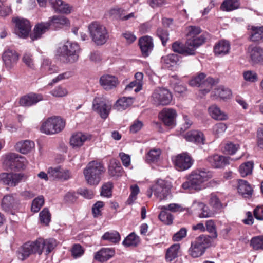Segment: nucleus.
Listing matches in <instances>:
<instances>
[{"label":"nucleus","instance_id":"nucleus-1","mask_svg":"<svg viewBox=\"0 0 263 263\" xmlns=\"http://www.w3.org/2000/svg\"><path fill=\"white\" fill-rule=\"evenodd\" d=\"M213 177L211 171L205 168L196 170L192 172L188 177L187 181L184 182L182 186L184 189H193L199 191L205 189L203 183Z\"/></svg>","mask_w":263,"mask_h":263},{"label":"nucleus","instance_id":"nucleus-2","mask_svg":"<svg viewBox=\"0 0 263 263\" xmlns=\"http://www.w3.org/2000/svg\"><path fill=\"white\" fill-rule=\"evenodd\" d=\"M106 171L104 165L97 161L88 163L83 170V174L87 183L90 185H97L101 180Z\"/></svg>","mask_w":263,"mask_h":263},{"label":"nucleus","instance_id":"nucleus-3","mask_svg":"<svg viewBox=\"0 0 263 263\" xmlns=\"http://www.w3.org/2000/svg\"><path fill=\"white\" fill-rule=\"evenodd\" d=\"M80 50L77 43L67 42L58 49V53L63 62L72 64L78 60Z\"/></svg>","mask_w":263,"mask_h":263},{"label":"nucleus","instance_id":"nucleus-4","mask_svg":"<svg viewBox=\"0 0 263 263\" xmlns=\"http://www.w3.org/2000/svg\"><path fill=\"white\" fill-rule=\"evenodd\" d=\"M90 36L97 45L104 44L109 38L106 28L97 21L91 22L88 26Z\"/></svg>","mask_w":263,"mask_h":263},{"label":"nucleus","instance_id":"nucleus-5","mask_svg":"<svg viewBox=\"0 0 263 263\" xmlns=\"http://www.w3.org/2000/svg\"><path fill=\"white\" fill-rule=\"evenodd\" d=\"M203 40L202 37L196 40L187 39L184 45L179 41H176L172 44V49L176 53L185 55H193L195 50L203 44Z\"/></svg>","mask_w":263,"mask_h":263},{"label":"nucleus","instance_id":"nucleus-6","mask_svg":"<svg viewBox=\"0 0 263 263\" xmlns=\"http://www.w3.org/2000/svg\"><path fill=\"white\" fill-rule=\"evenodd\" d=\"M206 74L201 72L193 77L189 81V84L193 87H200V91L205 95L210 92L214 85L218 83V79L208 77L205 79Z\"/></svg>","mask_w":263,"mask_h":263},{"label":"nucleus","instance_id":"nucleus-7","mask_svg":"<svg viewBox=\"0 0 263 263\" xmlns=\"http://www.w3.org/2000/svg\"><path fill=\"white\" fill-rule=\"evenodd\" d=\"M212 242L210 237L208 235H202L197 237L192 242L189 250V254L193 258H197L202 256L207 248Z\"/></svg>","mask_w":263,"mask_h":263},{"label":"nucleus","instance_id":"nucleus-8","mask_svg":"<svg viewBox=\"0 0 263 263\" xmlns=\"http://www.w3.org/2000/svg\"><path fill=\"white\" fill-rule=\"evenodd\" d=\"M65 125V121L62 118L51 117L42 123L40 130L47 135L55 134L62 131Z\"/></svg>","mask_w":263,"mask_h":263},{"label":"nucleus","instance_id":"nucleus-9","mask_svg":"<svg viewBox=\"0 0 263 263\" xmlns=\"http://www.w3.org/2000/svg\"><path fill=\"white\" fill-rule=\"evenodd\" d=\"M28 177V175L23 173H2L0 174V182L4 185L15 187L20 183L26 181Z\"/></svg>","mask_w":263,"mask_h":263},{"label":"nucleus","instance_id":"nucleus-10","mask_svg":"<svg viewBox=\"0 0 263 263\" xmlns=\"http://www.w3.org/2000/svg\"><path fill=\"white\" fill-rule=\"evenodd\" d=\"M152 103L156 106L168 105L172 100L171 92L167 89L158 88L156 89L151 96Z\"/></svg>","mask_w":263,"mask_h":263},{"label":"nucleus","instance_id":"nucleus-11","mask_svg":"<svg viewBox=\"0 0 263 263\" xmlns=\"http://www.w3.org/2000/svg\"><path fill=\"white\" fill-rule=\"evenodd\" d=\"M37 245V240L24 243L18 251L17 256L18 259L24 260L31 254L36 253L39 255L42 254V251L39 249V246Z\"/></svg>","mask_w":263,"mask_h":263},{"label":"nucleus","instance_id":"nucleus-12","mask_svg":"<svg viewBox=\"0 0 263 263\" xmlns=\"http://www.w3.org/2000/svg\"><path fill=\"white\" fill-rule=\"evenodd\" d=\"M26 159L24 157L15 153L6 155L4 163L11 170L23 169L25 166Z\"/></svg>","mask_w":263,"mask_h":263},{"label":"nucleus","instance_id":"nucleus-13","mask_svg":"<svg viewBox=\"0 0 263 263\" xmlns=\"http://www.w3.org/2000/svg\"><path fill=\"white\" fill-rule=\"evenodd\" d=\"M152 190H154V195L160 201L165 199L170 194L171 191L170 186L163 180H158L156 183L152 185Z\"/></svg>","mask_w":263,"mask_h":263},{"label":"nucleus","instance_id":"nucleus-14","mask_svg":"<svg viewBox=\"0 0 263 263\" xmlns=\"http://www.w3.org/2000/svg\"><path fill=\"white\" fill-rule=\"evenodd\" d=\"M13 22L15 23L14 33L20 37L25 38L28 36L31 30L29 21L24 18H15Z\"/></svg>","mask_w":263,"mask_h":263},{"label":"nucleus","instance_id":"nucleus-15","mask_svg":"<svg viewBox=\"0 0 263 263\" xmlns=\"http://www.w3.org/2000/svg\"><path fill=\"white\" fill-rule=\"evenodd\" d=\"M176 168L179 171H183L190 168L193 164V160L186 153L178 154L174 160Z\"/></svg>","mask_w":263,"mask_h":263},{"label":"nucleus","instance_id":"nucleus-16","mask_svg":"<svg viewBox=\"0 0 263 263\" xmlns=\"http://www.w3.org/2000/svg\"><path fill=\"white\" fill-rule=\"evenodd\" d=\"M110 105H107L106 103L100 98H95L93 101V109L98 112L101 117L106 119L109 113Z\"/></svg>","mask_w":263,"mask_h":263},{"label":"nucleus","instance_id":"nucleus-17","mask_svg":"<svg viewBox=\"0 0 263 263\" xmlns=\"http://www.w3.org/2000/svg\"><path fill=\"white\" fill-rule=\"evenodd\" d=\"M19 204V200L16 194H11L5 195L2 201V209L7 212L11 211L17 208Z\"/></svg>","mask_w":263,"mask_h":263},{"label":"nucleus","instance_id":"nucleus-18","mask_svg":"<svg viewBox=\"0 0 263 263\" xmlns=\"http://www.w3.org/2000/svg\"><path fill=\"white\" fill-rule=\"evenodd\" d=\"M160 115L166 126H174L175 125L177 112L175 109L165 108L160 112Z\"/></svg>","mask_w":263,"mask_h":263},{"label":"nucleus","instance_id":"nucleus-19","mask_svg":"<svg viewBox=\"0 0 263 263\" xmlns=\"http://www.w3.org/2000/svg\"><path fill=\"white\" fill-rule=\"evenodd\" d=\"M229 157H224L217 154H214L208 157L206 162L214 168H221L229 163Z\"/></svg>","mask_w":263,"mask_h":263},{"label":"nucleus","instance_id":"nucleus-20","mask_svg":"<svg viewBox=\"0 0 263 263\" xmlns=\"http://www.w3.org/2000/svg\"><path fill=\"white\" fill-rule=\"evenodd\" d=\"M139 45L143 56L148 57L154 47L153 39L149 36H144L139 39Z\"/></svg>","mask_w":263,"mask_h":263},{"label":"nucleus","instance_id":"nucleus-21","mask_svg":"<svg viewBox=\"0 0 263 263\" xmlns=\"http://www.w3.org/2000/svg\"><path fill=\"white\" fill-rule=\"evenodd\" d=\"M48 23L54 30H59L70 25L69 20L63 15H54L49 18Z\"/></svg>","mask_w":263,"mask_h":263},{"label":"nucleus","instance_id":"nucleus-22","mask_svg":"<svg viewBox=\"0 0 263 263\" xmlns=\"http://www.w3.org/2000/svg\"><path fill=\"white\" fill-rule=\"evenodd\" d=\"M91 136L82 132H78L73 134L70 139V144L73 147H80L84 143L91 139Z\"/></svg>","mask_w":263,"mask_h":263},{"label":"nucleus","instance_id":"nucleus-23","mask_svg":"<svg viewBox=\"0 0 263 263\" xmlns=\"http://www.w3.org/2000/svg\"><path fill=\"white\" fill-rule=\"evenodd\" d=\"M48 1L55 12L66 14L71 13L72 7L64 1L62 0Z\"/></svg>","mask_w":263,"mask_h":263},{"label":"nucleus","instance_id":"nucleus-24","mask_svg":"<svg viewBox=\"0 0 263 263\" xmlns=\"http://www.w3.org/2000/svg\"><path fill=\"white\" fill-rule=\"evenodd\" d=\"M50 26L48 21L37 23L34 26L33 32L30 35L32 40H36L42 37V34L49 30Z\"/></svg>","mask_w":263,"mask_h":263},{"label":"nucleus","instance_id":"nucleus-25","mask_svg":"<svg viewBox=\"0 0 263 263\" xmlns=\"http://www.w3.org/2000/svg\"><path fill=\"white\" fill-rule=\"evenodd\" d=\"M100 83L104 89L109 90L115 88L119 82L117 78L114 76L104 75L100 78Z\"/></svg>","mask_w":263,"mask_h":263},{"label":"nucleus","instance_id":"nucleus-26","mask_svg":"<svg viewBox=\"0 0 263 263\" xmlns=\"http://www.w3.org/2000/svg\"><path fill=\"white\" fill-rule=\"evenodd\" d=\"M43 99V96L41 94L30 93L22 97L20 100V104L23 106H30Z\"/></svg>","mask_w":263,"mask_h":263},{"label":"nucleus","instance_id":"nucleus-27","mask_svg":"<svg viewBox=\"0 0 263 263\" xmlns=\"http://www.w3.org/2000/svg\"><path fill=\"white\" fill-rule=\"evenodd\" d=\"M37 245L39 246V249L41 250L42 253L45 250L46 254L50 253L57 246L56 240L51 238L44 240L41 238L37 239Z\"/></svg>","mask_w":263,"mask_h":263},{"label":"nucleus","instance_id":"nucleus-28","mask_svg":"<svg viewBox=\"0 0 263 263\" xmlns=\"http://www.w3.org/2000/svg\"><path fill=\"white\" fill-rule=\"evenodd\" d=\"M186 141L194 142L197 144H203L204 138L203 134L198 130H191L187 132L184 135Z\"/></svg>","mask_w":263,"mask_h":263},{"label":"nucleus","instance_id":"nucleus-29","mask_svg":"<svg viewBox=\"0 0 263 263\" xmlns=\"http://www.w3.org/2000/svg\"><path fill=\"white\" fill-rule=\"evenodd\" d=\"M115 255V250L111 248H102L96 252L95 259L100 262H104L108 260Z\"/></svg>","mask_w":263,"mask_h":263},{"label":"nucleus","instance_id":"nucleus-30","mask_svg":"<svg viewBox=\"0 0 263 263\" xmlns=\"http://www.w3.org/2000/svg\"><path fill=\"white\" fill-rule=\"evenodd\" d=\"M34 147V142L29 140H21L17 142L15 145L16 151L23 154L30 152Z\"/></svg>","mask_w":263,"mask_h":263},{"label":"nucleus","instance_id":"nucleus-31","mask_svg":"<svg viewBox=\"0 0 263 263\" xmlns=\"http://www.w3.org/2000/svg\"><path fill=\"white\" fill-rule=\"evenodd\" d=\"M230 49V44L226 40H221L215 44L214 52L215 55L223 56L228 54Z\"/></svg>","mask_w":263,"mask_h":263},{"label":"nucleus","instance_id":"nucleus-32","mask_svg":"<svg viewBox=\"0 0 263 263\" xmlns=\"http://www.w3.org/2000/svg\"><path fill=\"white\" fill-rule=\"evenodd\" d=\"M249 40L257 42L263 38V26H249Z\"/></svg>","mask_w":263,"mask_h":263},{"label":"nucleus","instance_id":"nucleus-33","mask_svg":"<svg viewBox=\"0 0 263 263\" xmlns=\"http://www.w3.org/2000/svg\"><path fill=\"white\" fill-rule=\"evenodd\" d=\"M18 58V54L14 50L10 49L6 50L3 55V60L6 66L15 64Z\"/></svg>","mask_w":263,"mask_h":263},{"label":"nucleus","instance_id":"nucleus-34","mask_svg":"<svg viewBox=\"0 0 263 263\" xmlns=\"http://www.w3.org/2000/svg\"><path fill=\"white\" fill-rule=\"evenodd\" d=\"M187 39L196 40L202 37L203 38V44L205 42L206 37L204 34L198 35L201 33L202 30L200 27L196 26H189L186 28Z\"/></svg>","mask_w":263,"mask_h":263},{"label":"nucleus","instance_id":"nucleus-35","mask_svg":"<svg viewBox=\"0 0 263 263\" xmlns=\"http://www.w3.org/2000/svg\"><path fill=\"white\" fill-rule=\"evenodd\" d=\"M123 170L120 162L116 159L110 161L108 167V173L112 177H119L122 175Z\"/></svg>","mask_w":263,"mask_h":263},{"label":"nucleus","instance_id":"nucleus-36","mask_svg":"<svg viewBox=\"0 0 263 263\" xmlns=\"http://www.w3.org/2000/svg\"><path fill=\"white\" fill-rule=\"evenodd\" d=\"M210 115L212 118L217 120H226L228 119V115L221 111L219 107L216 105H212L208 108Z\"/></svg>","mask_w":263,"mask_h":263},{"label":"nucleus","instance_id":"nucleus-37","mask_svg":"<svg viewBox=\"0 0 263 263\" xmlns=\"http://www.w3.org/2000/svg\"><path fill=\"white\" fill-rule=\"evenodd\" d=\"M238 192L243 197H248L252 195L253 189L247 181L239 180L238 181Z\"/></svg>","mask_w":263,"mask_h":263},{"label":"nucleus","instance_id":"nucleus-38","mask_svg":"<svg viewBox=\"0 0 263 263\" xmlns=\"http://www.w3.org/2000/svg\"><path fill=\"white\" fill-rule=\"evenodd\" d=\"M251 60L255 63L262 61V48L258 46H250L248 47Z\"/></svg>","mask_w":263,"mask_h":263},{"label":"nucleus","instance_id":"nucleus-39","mask_svg":"<svg viewBox=\"0 0 263 263\" xmlns=\"http://www.w3.org/2000/svg\"><path fill=\"white\" fill-rule=\"evenodd\" d=\"M133 103V98L132 97H123L118 100L115 105V108L118 110L126 109L132 105Z\"/></svg>","mask_w":263,"mask_h":263},{"label":"nucleus","instance_id":"nucleus-40","mask_svg":"<svg viewBox=\"0 0 263 263\" xmlns=\"http://www.w3.org/2000/svg\"><path fill=\"white\" fill-rule=\"evenodd\" d=\"M121 239L120 234L116 231L107 232L102 236V239L107 240L112 243H118Z\"/></svg>","mask_w":263,"mask_h":263},{"label":"nucleus","instance_id":"nucleus-41","mask_svg":"<svg viewBox=\"0 0 263 263\" xmlns=\"http://www.w3.org/2000/svg\"><path fill=\"white\" fill-rule=\"evenodd\" d=\"M254 167L253 161H248L241 164L239 166V171L242 177L251 175Z\"/></svg>","mask_w":263,"mask_h":263},{"label":"nucleus","instance_id":"nucleus-42","mask_svg":"<svg viewBox=\"0 0 263 263\" xmlns=\"http://www.w3.org/2000/svg\"><path fill=\"white\" fill-rule=\"evenodd\" d=\"M180 245L176 243L172 245L167 250L165 255V259L167 261H172L178 256Z\"/></svg>","mask_w":263,"mask_h":263},{"label":"nucleus","instance_id":"nucleus-43","mask_svg":"<svg viewBox=\"0 0 263 263\" xmlns=\"http://www.w3.org/2000/svg\"><path fill=\"white\" fill-rule=\"evenodd\" d=\"M214 96L221 99H226L229 98L232 95V92L230 89L224 87L223 86H220L215 88L214 91Z\"/></svg>","mask_w":263,"mask_h":263},{"label":"nucleus","instance_id":"nucleus-44","mask_svg":"<svg viewBox=\"0 0 263 263\" xmlns=\"http://www.w3.org/2000/svg\"><path fill=\"white\" fill-rule=\"evenodd\" d=\"M205 230L211 234V236L208 235L211 239H215L217 237V233L216 231V226L213 220H209L205 222Z\"/></svg>","mask_w":263,"mask_h":263},{"label":"nucleus","instance_id":"nucleus-45","mask_svg":"<svg viewBox=\"0 0 263 263\" xmlns=\"http://www.w3.org/2000/svg\"><path fill=\"white\" fill-rule=\"evenodd\" d=\"M161 61L164 64L173 66L178 64L179 61V57L176 54H170L163 56L161 58Z\"/></svg>","mask_w":263,"mask_h":263},{"label":"nucleus","instance_id":"nucleus-46","mask_svg":"<svg viewBox=\"0 0 263 263\" xmlns=\"http://www.w3.org/2000/svg\"><path fill=\"white\" fill-rule=\"evenodd\" d=\"M44 204V198L42 195L39 196L32 202L31 210L34 213L38 212Z\"/></svg>","mask_w":263,"mask_h":263},{"label":"nucleus","instance_id":"nucleus-47","mask_svg":"<svg viewBox=\"0 0 263 263\" xmlns=\"http://www.w3.org/2000/svg\"><path fill=\"white\" fill-rule=\"evenodd\" d=\"M156 34L161 40L162 45L165 46L169 40L168 31L161 27H159L157 29Z\"/></svg>","mask_w":263,"mask_h":263},{"label":"nucleus","instance_id":"nucleus-48","mask_svg":"<svg viewBox=\"0 0 263 263\" xmlns=\"http://www.w3.org/2000/svg\"><path fill=\"white\" fill-rule=\"evenodd\" d=\"M236 0H225L221 5V9L223 11H230L238 8Z\"/></svg>","mask_w":263,"mask_h":263},{"label":"nucleus","instance_id":"nucleus-49","mask_svg":"<svg viewBox=\"0 0 263 263\" xmlns=\"http://www.w3.org/2000/svg\"><path fill=\"white\" fill-rule=\"evenodd\" d=\"M161 211L159 214V219L166 224H171L173 222V215L166 210L161 209Z\"/></svg>","mask_w":263,"mask_h":263},{"label":"nucleus","instance_id":"nucleus-50","mask_svg":"<svg viewBox=\"0 0 263 263\" xmlns=\"http://www.w3.org/2000/svg\"><path fill=\"white\" fill-rule=\"evenodd\" d=\"M113 184L111 182H107L103 184L101 187L100 195L107 198H109L112 196V189Z\"/></svg>","mask_w":263,"mask_h":263},{"label":"nucleus","instance_id":"nucleus-51","mask_svg":"<svg viewBox=\"0 0 263 263\" xmlns=\"http://www.w3.org/2000/svg\"><path fill=\"white\" fill-rule=\"evenodd\" d=\"M161 151L160 149H151L146 156V160L148 162H154L159 159Z\"/></svg>","mask_w":263,"mask_h":263},{"label":"nucleus","instance_id":"nucleus-52","mask_svg":"<svg viewBox=\"0 0 263 263\" xmlns=\"http://www.w3.org/2000/svg\"><path fill=\"white\" fill-rule=\"evenodd\" d=\"M250 245L254 250H263V235L253 237L250 241Z\"/></svg>","mask_w":263,"mask_h":263},{"label":"nucleus","instance_id":"nucleus-53","mask_svg":"<svg viewBox=\"0 0 263 263\" xmlns=\"http://www.w3.org/2000/svg\"><path fill=\"white\" fill-rule=\"evenodd\" d=\"M108 13L109 16L113 18L122 20L123 15L124 14V10L116 6L110 9Z\"/></svg>","mask_w":263,"mask_h":263},{"label":"nucleus","instance_id":"nucleus-54","mask_svg":"<svg viewBox=\"0 0 263 263\" xmlns=\"http://www.w3.org/2000/svg\"><path fill=\"white\" fill-rule=\"evenodd\" d=\"M40 220L41 223L48 225L51 220V214L48 208H45L40 213Z\"/></svg>","mask_w":263,"mask_h":263},{"label":"nucleus","instance_id":"nucleus-55","mask_svg":"<svg viewBox=\"0 0 263 263\" xmlns=\"http://www.w3.org/2000/svg\"><path fill=\"white\" fill-rule=\"evenodd\" d=\"M6 0H0V16L6 17L12 13V9L10 5H5Z\"/></svg>","mask_w":263,"mask_h":263},{"label":"nucleus","instance_id":"nucleus-56","mask_svg":"<svg viewBox=\"0 0 263 263\" xmlns=\"http://www.w3.org/2000/svg\"><path fill=\"white\" fill-rule=\"evenodd\" d=\"M210 205L215 210H220L222 208V204L218 197L212 194L209 199Z\"/></svg>","mask_w":263,"mask_h":263},{"label":"nucleus","instance_id":"nucleus-57","mask_svg":"<svg viewBox=\"0 0 263 263\" xmlns=\"http://www.w3.org/2000/svg\"><path fill=\"white\" fill-rule=\"evenodd\" d=\"M137 243L138 238L134 233L129 234L122 242L123 245L126 247L136 246Z\"/></svg>","mask_w":263,"mask_h":263},{"label":"nucleus","instance_id":"nucleus-58","mask_svg":"<svg viewBox=\"0 0 263 263\" xmlns=\"http://www.w3.org/2000/svg\"><path fill=\"white\" fill-rule=\"evenodd\" d=\"M244 79L248 82L254 83L258 80L257 73L253 71L248 70L245 71L243 73Z\"/></svg>","mask_w":263,"mask_h":263},{"label":"nucleus","instance_id":"nucleus-59","mask_svg":"<svg viewBox=\"0 0 263 263\" xmlns=\"http://www.w3.org/2000/svg\"><path fill=\"white\" fill-rule=\"evenodd\" d=\"M131 194L127 200L128 204H132L136 199L137 195L139 193V188L136 184L130 186Z\"/></svg>","mask_w":263,"mask_h":263},{"label":"nucleus","instance_id":"nucleus-60","mask_svg":"<svg viewBox=\"0 0 263 263\" xmlns=\"http://www.w3.org/2000/svg\"><path fill=\"white\" fill-rule=\"evenodd\" d=\"M50 93L54 97H63L68 94V91L66 89L59 86L53 89Z\"/></svg>","mask_w":263,"mask_h":263},{"label":"nucleus","instance_id":"nucleus-61","mask_svg":"<svg viewBox=\"0 0 263 263\" xmlns=\"http://www.w3.org/2000/svg\"><path fill=\"white\" fill-rule=\"evenodd\" d=\"M72 256L76 258L82 256L84 253V250L79 244H75L71 248Z\"/></svg>","mask_w":263,"mask_h":263},{"label":"nucleus","instance_id":"nucleus-62","mask_svg":"<svg viewBox=\"0 0 263 263\" xmlns=\"http://www.w3.org/2000/svg\"><path fill=\"white\" fill-rule=\"evenodd\" d=\"M104 206V203L103 201H97L93 204L92 208V212L95 217H97L101 215V209Z\"/></svg>","mask_w":263,"mask_h":263},{"label":"nucleus","instance_id":"nucleus-63","mask_svg":"<svg viewBox=\"0 0 263 263\" xmlns=\"http://www.w3.org/2000/svg\"><path fill=\"white\" fill-rule=\"evenodd\" d=\"M60 166H57L55 167H50L48 171V176L50 179H59L60 174Z\"/></svg>","mask_w":263,"mask_h":263},{"label":"nucleus","instance_id":"nucleus-64","mask_svg":"<svg viewBox=\"0 0 263 263\" xmlns=\"http://www.w3.org/2000/svg\"><path fill=\"white\" fill-rule=\"evenodd\" d=\"M187 234V230L185 228H182L180 230L174 234L173 236V240L174 241H179L186 237Z\"/></svg>","mask_w":263,"mask_h":263}]
</instances>
